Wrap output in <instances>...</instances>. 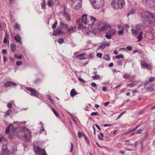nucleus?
Masks as SVG:
<instances>
[{"instance_id": "obj_45", "label": "nucleus", "mask_w": 155, "mask_h": 155, "mask_svg": "<svg viewBox=\"0 0 155 155\" xmlns=\"http://www.w3.org/2000/svg\"><path fill=\"white\" fill-rule=\"evenodd\" d=\"M127 86L130 87H133L134 85L133 84H127Z\"/></svg>"}, {"instance_id": "obj_11", "label": "nucleus", "mask_w": 155, "mask_h": 155, "mask_svg": "<svg viewBox=\"0 0 155 155\" xmlns=\"http://www.w3.org/2000/svg\"><path fill=\"white\" fill-rule=\"evenodd\" d=\"M140 63L141 67L143 68H146L149 70H150L151 69L152 66L151 64H148L147 63L143 61H141Z\"/></svg>"}, {"instance_id": "obj_29", "label": "nucleus", "mask_w": 155, "mask_h": 155, "mask_svg": "<svg viewBox=\"0 0 155 155\" xmlns=\"http://www.w3.org/2000/svg\"><path fill=\"white\" fill-rule=\"evenodd\" d=\"M135 12V9H132L127 14L128 16L129 15H132Z\"/></svg>"}, {"instance_id": "obj_15", "label": "nucleus", "mask_w": 155, "mask_h": 155, "mask_svg": "<svg viewBox=\"0 0 155 155\" xmlns=\"http://www.w3.org/2000/svg\"><path fill=\"white\" fill-rule=\"evenodd\" d=\"M10 152L7 149H2L1 155H10Z\"/></svg>"}, {"instance_id": "obj_48", "label": "nucleus", "mask_w": 155, "mask_h": 155, "mask_svg": "<svg viewBox=\"0 0 155 155\" xmlns=\"http://www.w3.org/2000/svg\"><path fill=\"white\" fill-rule=\"evenodd\" d=\"M117 64L119 66L122 65V62L120 61H118Z\"/></svg>"}, {"instance_id": "obj_46", "label": "nucleus", "mask_w": 155, "mask_h": 155, "mask_svg": "<svg viewBox=\"0 0 155 155\" xmlns=\"http://www.w3.org/2000/svg\"><path fill=\"white\" fill-rule=\"evenodd\" d=\"M155 79V78L154 77H150L149 80V81L150 82H152L154 81Z\"/></svg>"}, {"instance_id": "obj_18", "label": "nucleus", "mask_w": 155, "mask_h": 155, "mask_svg": "<svg viewBox=\"0 0 155 155\" xmlns=\"http://www.w3.org/2000/svg\"><path fill=\"white\" fill-rule=\"evenodd\" d=\"M76 29V27H74L72 26H71L68 29L67 32L68 33H72L74 31V30Z\"/></svg>"}, {"instance_id": "obj_63", "label": "nucleus", "mask_w": 155, "mask_h": 155, "mask_svg": "<svg viewBox=\"0 0 155 155\" xmlns=\"http://www.w3.org/2000/svg\"><path fill=\"white\" fill-rule=\"evenodd\" d=\"M111 124H104V127H107V126H111Z\"/></svg>"}, {"instance_id": "obj_27", "label": "nucleus", "mask_w": 155, "mask_h": 155, "mask_svg": "<svg viewBox=\"0 0 155 155\" xmlns=\"http://www.w3.org/2000/svg\"><path fill=\"white\" fill-rule=\"evenodd\" d=\"M115 58H116L117 59H120V58H124V56L122 54H120L118 55H117L115 56Z\"/></svg>"}, {"instance_id": "obj_42", "label": "nucleus", "mask_w": 155, "mask_h": 155, "mask_svg": "<svg viewBox=\"0 0 155 155\" xmlns=\"http://www.w3.org/2000/svg\"><path fill=\"white\" fill-rule=\"evenodd\" d=\"M142 132V130L141 129H139L136 133L137 134H140Z\"/></svg>"}, {"instance_id": "obj_1", "label": "nucleus", "mask_w": 155, "mask_h": 155, "mask_svg": "<svg viewBox=\"0 0 155 155\" xmlns=\"http://www.w3.org/2000/svg\"><path fill=\"white\" fill-rule=\"evenodd\" d=\"M21 130L18 133H16L15 134L17 135L18 137L22 139H25L26 141L30 140L31 138V133L30 131L28 129L22 127L21 129Z\"/></svg>"}, {"instance_id": "obj_39", "label": "nucleus", "mask_w": 155, "mask_h": 155, "mask_svg": "<svg viewBox=\"0 0 155 155\" xmlns=\"http://www.w3.org/2000/svg\"><path fill=\"white\" fill-rule=\"evenodd\" d=\"M118 29L120 30L124 29V27L121 26L120 25H119L117 27Z\"/></svg>"}, {"instance_id": "obj_56", "label": "nucleus", "mask_w": 155, "mask_h": 155, "mask_svg": "<svg viewBox=\"0 0 155 155\" xmlns=\"http://www.w3.org/2000/svg\"><path fill=\"white\" fill-rule=\"evenodd\" d=\"M78 80L79 81H81L83 83L85 82V81L84 80H83L82 78H79Z\"/></svg>"}, {"instance_id": "obj_25", "label": "nucleus", "mask_w": 155, "mask_h": 155, "mask_svg": "<svg viewBox=\"0 0 155 155\" xmlns=\"http://www.w3.org/2000/svg\"><path fill=\"white\" fill-rule=\"evenodd\" d=\"M103 59L107 61H109L110 59V57L109 55L106 54L103 57Z\"/></svg>"}, {"instance_id": "obj_8", "label": "nucleus", "mask_w": 155, "mask_h": 155, "mask_svg": "<svg viewBox=\"0 0 155 155\" xmlns=\"http://www.w3.org/2000/svg\"><path fill=\"white\" fill-rule=\"evenodd\" d=\"M35 151L36 153H38L39 155H47L45 150L39 147H37L35 148Z\"/></svg>"}, {"instance_id": "obj_6", "label": "nucleus", "mask_w": 155, "mask_h": 155, "mask_svg": "<svg viewBox=\"0 0 155 155\" xmlns=\"http://www.w3.org/2000/svg\"><path fill=\"white\" fill-rule=\"evenodd\" d=\"M94 8L99 9L102 8L104 4L103 0H90Z\"/></svg>"}, {"instance_id": "obj_51", "label": "nucleus", "mask_w": 155, "mask_h": 155, "mask_svg": "<svg viewBox=\"0 0 155 155\" xmlns=\"http://www.w3.org/2000/svg\"><path fill=\"white\" fill-rule=\"evenodd\" d=\"M84 28V26L82 25L81 24H79L78 26V28L79 29H83Z\"/></svg>"}, {"instance_id": "obj_36", "label": "nucleus", "mask_w": 155, "mask_h": 155, "mask_svg": "<svg viewBox=\"0 0 155 155\" xmlns=\"http://www.w3.org/2000/svg\"><path fill=\"white\" fill-rule=\"evenodd\" d=\"M124 28L126 29V31H128V29L129 28V26L125 24L124 26Z\"/></svg>"}, {"instance_id": "obj_9", "label": "nucleus", "mask_w": 155, "mask_h": 155, "mask_svg": "<svg viewBox=\"0 0 155 155\" xmlns=\"http://www.w3.org/2000/svg\"><path fill=\"white\" fill-rule=\"evenodd\" d=\"M26 89L30 92L31 95L35 96L36 97H38V93L33 88L31 87H28Z\"/></svg>"}, {"instance_id": "obj_28", "label": "nucleus", "mask_w": 155, "mask_h": 155, "mask_svg": "<svg viewBox=\"0 0 155 155\" xmlns=\"http://www.w3.org/2000/svg\"><path fill=\"white\" fill-rule=\"evenodd\" d=\"M100 78V76L98 74H96L92 77V78L94 80H97Z\"/></svg>"}, {"instance_id": "obj_5", "label": "nucleus", "mask_w": 155, "mask_h": 155, "mask_svg": "<svg viewBox=\"0 0 155 155\" xmlns=\"http://www.w3.org/2000/svg\"><path fill=\"white\" fill-rule=\"evenodd\" d=\"M88 21L87 22V25H89L92 26L93 28L95 29H98L99 28H96V25H97L98 24H102L100 21H97L95 18L91 16L88 17Z\"/></svg>"}, {"instance_id": "obj_12", "label": "nucleus", "mask_w": 155, "mask_h": 155, "mask_svg": "<svg viewBox=\"0 0 155 155\" xmlns=\"http://www.w3.org/2000/svg\"><path fill=\"white\" fill-rule=\"evenodd\" d=\"M11 85L16 86H17V85L15 83L11 81H7L4 84V87H10Z\"/></svg>"}, {"instance_id": "obj_43", "label": "nucleus", "mask_w": 155, "mask_h": 155, "mask_svg": "<svg viewBox=\"0 0 155 155\" xmlns=\"http://www.w3.org/2000/svg\"><path fill=\"white\" fill-rule=\"evenodd\" d=\"M15 28L20 29L19 25L17 23L16 24Z\"/></svg>"}, {"instance_id": "obj_23", "label": "nucleus", "mask_w": 155, "mask_h": 155, "mask_svg": "<svg viewBox=\"0 0 155 155\" xmlns=\"http://www.w3.org/2000/svg\"><path fill=\"white\" fill-rule=\"evenodd\" d=\"M144 3L146 5H150L152 3H154L153 0H144Z\"/></svg>"}, {"instance_id": "obj_35", "label": "nucleus", "mask_w": 155, "mask_h": 155, "mask_svg": "<svg viewBox=\"0 0 155 155\" xmlns=\"http://www.w3.org/2000/svg\"><path fill=\"white\" fill-rule=\"evenodd\" d=\"M52 110L53 111V112H54V114L57 117H58L59 116L57 112L56 111V110L54 109L53 108H52Z\"/></svg>"}, {"instance_id": "obj_13", "label": "nucleus", "mask_w": 155, "mask_h": 155, "mask_svg": "<svg viewBox=\"0 0 155 155\" xmlns=\"http://www.w3.org/2000/svg\"><path fill=\"white\" fill-rule=\"evenodd\" d=\"M85 56L86 54L84 53H83L77 55L75 56V57L78 58L80 60H82L87 59V58H85Z\"/></svg>"}, {"instance_id": "obj_16", "label": "nucleus", "mask_w": 155, "mask_h": 155, "mask_svg": "<svg viewBox=\"0 0 155 155\" xmlns=\"http://www.w3.org/2000/svg\"><path fill=\"white\" fill-rule=\"evenodd\" d=\"M82 20L83 23L87 24V22L88 21V19L87 15H83L82 16Z\"/></svg>"}, {"instance_id": "obj_37", "label": "nucleus", "mask_w": 155, "mask_h": 155, "mask_svg": "<svg viewBox=\"0 0 155 155\" xmlns=\"http://www.w3.org/2000/svg\"><path fill=\"white\" fill-rule=\"evenodd\" d=\"M138 127V126H137L135 128H134L133 129L130 130L128 132H126V133L124 134H126L127 133H130V132H132L133 131L135 130Z\"/></svg>"}, {"instance_id": "obj_59", "label": "nucleus", "mask_w": 155, "mask_h": 155, "mask_svg": "<svg viewBox=\"0 0 155 155\" xmlns=\"http://www.w3.org/2000/svg\"><path fill=\"white\" fill-rule=\"evenodd\" d=\"M2 53H3L4 54H6L7 53V51L5 49H4L2 51Z\"/></svg>"}, {"instance_id": "obj_52", "label": "nucleus", "mask_w": 155, "mask_h": 155, "mask_svg": "<svg viewBox=\"0 0 155 155\" xmlns=\"http://www.w3.org/2000/svg\"><path fill=\"white\" fill-rule=\"evenodd\" d=\"M12 106V104L11 103H9L7 104V107L9 108H10Z\"/></svg>"}, {"instance_id": "obj_47", "label": "nucleus", "mask_w": 155, "mask_h": 155, "mask_svg": "<svg viewBox=\"0 0 155 155\" xmlns=\"http://www.w3.org/2000/svg\"><path fill=\"white\" fill-rule=\"evenodd\" d=\"M73 145L72 143H71V148L70 150V151L72 152L73 151Z\"/></svg>"}, {"instance_id": "obj_54", "label": "nucleus", "mask_w": 155, "mask_h": 155, "mask_svg": "<svg viewBox=\"0 0 155 155\" xmlns=\"http://www.w3.org/2000/svg\"><path fill=\"white\" fill-rule=\"evenodd\" d=\"M78 137L79 138H81L82 136L81 133L80 132H78Z\"/></svg>"}, {"instance_id": "obj_64", "label": "nucleus", "mask_w": 155, "mask_h": 155, "mask_svg": "<svg viewBox=\"0 0 155 155\" xmlns=\"http://www.w3.org/2000/svg\"><path fill=\"white\" fill-rule=\"evenodd\" d=\"M110 67H111L113 66V64L112 63H110L109 64Z\"/></svg>"}, {"instance_id": "obj_14", "label": "nucleus", "mask_w": 155, "mask_h": 155, "mask_svg": "<svg viewBox=\"0 0 155 155\" xmlns=\"http://www.w3.org/2000/svg\"><path fill=\"white\" fill-rule=\"evenodd\" d=\"M110 42H107L105 43H102L101 46L99 47V49H104L106 46H109L110 44Z\"/></svg>"}, {"instance_id": "obj_30", "label": "nucleus", "mask_w": 155, "mask_h": 155, "mask_svg": "<svg viewBox=\"0 0 155 155\" xmlns=\"http://www.w3.org/2000/svg\"><path fill=\"white\" fill-rule=\"evenodd\" d=\"M57 41L60 44L63 43L64 41V39L62 38L58 39Z\"/></svg>"}, {"instance_id": "obj_61", "label": "nucleus", "mask_w": 155, "mask_h": 155, "mask_svg": "<svg viewBox=\"0 0 155 155\" xmlns=\"http://www.w3.org/2000/svg\"><path fill=\"white\" fill-rule=\"evenodd\" d=\"M109 104V101L107 102H105L104 103V105L105 106H107Z\"/></svg>"}, {"instance_id": "obj_34", "label": "nucleus", "mask_w": 155, "mask_h": 155, "mask_svg": "<svg viewBox=\"0 0 155 155\" xmlns=\"http://www.w3.org/2000/svg\"><path fill=\"white\" fill-rule=\"evenodd\" d=\"M15 57L16 58L21 59L22 58V55H20L19 56H18L17 54H16L15 55Z\"/></svg>"}, {"instance_id": "obj_2", "label": "nucleus", "mask_w": 155, "mask_h": 155, "mask_svg": "<svg viewBox=\"0 0 155 155\" xmlns=\"http://www.w3.org/2000/svg\"><path fill=\"white\" fill-rule=\"evenodd\" d=\"M97 25H96V28H98L99 30L103 31L109 29L108 33L111 35H114L116 33V31L115 28L113 26L106 25L104 24H98Z\"/></svg>"}, {"instance_id": "obj_24", "label": "nucleus", "mask_w": 155, "mask_h": 155, "mask_svg": "<svg viewBox=\"0 0 155 155\" xmlns=\"http://www.w3.org/2000/svg\"><path fill=\"white\" fill-rule=\"evenodd\" d=\"M10 47L12 50V51H15L16 48V45L13 44H12L10 45Z\"/></svg>"}, {"instance_id": "obj_20", "label": "nucleus", "mask_w": 155, "mask_h": 155, "mask_svg": "<svg viewBox=\"0 0 155 155\" xmlns=\"http://www.w3.org/2000/svg\"><path fill=\"white\" fill-rule=\"evenodd\" d=\"M77 94L78 93L74 89H73L71 90L70 92V95L71 97H73Z\"/></svg>"}, {"instance_id": "obj_31", "label": "nucleus", "mask_w": 155, "mask_h": 155, "mask_svg": "<svg viewBox=\"0 0 155 155\" xmlns=\"http://www.w3.org/2000/svg\"><path fill=\"white\" fill-rule=\"evenodd\" d=\"M130 74H126L123 76V77L124 78L127 79H129L130 78Z\"/></svg>"}, {"instance_id": "obj_7", "label": "nucleus", "mask_w": 155, "mask_h": 155, "mask_svg": "<svg viewBox=\"0 0 155 155\" xmlns=\"http://www.w3.org/2000/svg\"><path fill=\"white\" fill-rule=\"evenodd\" d=\"M141 24H138L133 27L131 30V31L135 36H136L137 34V32L140 30L141 28Z\"/></svg>"}, {"instance_id": "obj_21", "label": "nucleus", "mask_w": 155, "mask_h": 155, "mask_svg": "<svg viewBox=\"0 0 155 155\" xmlns=\"http://www.w3.org/2000/svg\"><path fill=\"white\" fill-rule=\"evenodd\" d=\"M61 33V29L60 28H58L56 30L54 31L53 35L57 36Z\"/></svg>"}, {"instance_id": "obj_50", "label": "nucleus", "mask_w": 155, "mask_h": 155, "mask_svg": "<svg viewBox=\"0 0 155 155\" xmlns=\"http://www.w3.org/2000/svg\"><path fill=\"white\" fill-rule=\"evenodd\" d=\"M16 64L17 65H20L22 64V61H17L16 62Z\"/></svg>"}, {"instance_id": "obj_49", "label": "nucleus", "mask_w": 155, "mask_h": 155, "mask_svg": "<svg viewBox=\"0 0 155 155\" xmlns=\"http://www.w3.org/2000/svg\"><path fill=\"white\" fill-rule=\"evenodd\" d=\"M91 85L92 86L95 87L96 88L97 87V85L95 83H92L91 84Z\"/></svg>"}, {"instance_id": "obj_55", "label": "nucleus", "mask_w": 155, "mask_h": 155, "mask_svg": "<svg viewBox=\"0 0 155 155\" xmlns=\"http://www.w3.org/2000/svg\"><path fill=\"white\" fill-rule=\"evenodd\" d=\"M127 49L129 50V51H130L132 50V47L131 46H128L127 47Z\"/></svg>"}, {"instance_id": "obj_53", "label": "nucleus", "mask_w": 155, "mask_h": 155, "mask_svg": "<svg viewBox=\"0 0 155 155\" xmlns=\"http://www.w3.org/2000/svg\"><path fill=\"white\" fill-rule=\"evenodd\" d=\"M7 42V39L6 38H5L3 40V42L5 44Z\"/></svg>"}, {"instance_id": "obj_60", "label": "nucleus", "mask_w": 155, "mask_h": 155, "mask_svg": "<svg viewBox=\"0 0 155 155\" xmlns=\"http://www.w3.org/2000/svg\"><path fill=\"white\" fill-rule=\"evenodd\" d=\"M154 90V89L153 88H149L148 89V91H152Z\"/></svg>"}, {"instance_id": "obj_58", "label": "nucleus", "mask_w": 155, "mask_h": 155, "mask_svg": "<svg viewBox=\"0 0 155 155\" xmlns=\"http://www.w3.org/2000/svg\"><path fill=\"white\" fill-rule=\"evenodd\" d=\"M95 126H96V127L98 128V129H99L100 130H101V128L99 127L98 125L97 124H95Z\"/></svg>"}, {"instance_id": "obj_32", "label": "nucleus", "mask_w": 155, "mask_h": 155, "mask_svg": "<svg viewBox=\"0 0 155 155\" xmlns=\"http://www.w3.org/2000/svg\"><path fill=\"white\" fill-rule=\"evenodd\" d=\"M117 33L120 35H123L124 34V29L118 31Z\"/></svg>"}, {"instance_id": "obj_33", "label": "nucleus", "mask_w": 155, "mask_h": 155, "mask_svg": "<svg viewBox=\"0 0 155 155\" xmlns=\"http://www.w3.org/2000/svg\"><path fill=\"white\" fill-rule=\"evenodd\" d=\"M58 24V22L57 21H56L52 25V28L53 29H55L56 26Z\"/></svg>"}, {"instance_id": "obj_3", "label": "nucleus", "mask_w": 155, "mask_h": 155, "mask_svg": "<svg viewBox=\"0 0 155 155\" xmlns=\"http://www.w3.org/2000/svg\"><path fill=\"white\" fill-rule=\"evenodd\" d=\"M125 3L124 0H113L112 2V5L114 8L118 9L123 8Z\"/></svg>"}, {"instance_id": "obj_19", "label": "nucleus", "mask_w": 155, "mask_h": 155, "mask_svg": "<svg viewBox=\"0 0 155 155\" xmlns=\"http://www.w3.org/2000/svg\"><path fill=\"white\" fill-rule=\"evenodd\" d=\"M60 25L63 28L65 29H67L68 26L67 24L64 23V22L62 21H60Z\"/></svg>"}, {"instance_id": "obj_44", "label": "nucleus", "mask_w": 155, "mask_h": 155, "mask_svg": "<svg viewBox=\"0 0 155 155\" xmlns=\"http://www.w3.org/2000/svg\"><path fill=\"white\" fill-rule=\"evenodd\" d=\"M47 4L49 6H51L53 4V3L51 1H49L48 2Z\"/></svg>"}, {"instance_id": "obj_57", "label": "nucleus", "mask_w": 155, "mask_h": 155, "mask_svg": "<svg viewBox=\"0 0 155 155\" xmlns=\"http://www.w3.org/2000/svg\"><path fill=\"white\" fill-rule=\"evenodd\" d=\"M102 90L104 91H107V89L105 87H102Z\"/></svg>"}, {"instance_id": "obj_17", "label": "nucleus", "mask_w": 155, "mask_h": 155, "mask_svg": "<svg viewBox=\"0 0 155 155\" xmlns=\"http://www.w3.org/2000/svg\"><path fill=\"white\" fill-rule=\"evenodd\" d=\"M14 38L17 42L19 43L21 45L22 44L21 38L19 35H17L16 36L14 37Z\"/></svg>"}, {"instance_id": "obj_26", "label": "nucleus", "mask_w": 155, "mask_h": 155, "mask_svg": "<svg viewBox=\"0 0 155 155\" xmlns=\"http://www.w3.org/2000/svg\"><path fill=\"white\" fill-rule=\"evenodd\" d=\"M12 112V110L10 109L5 114V116L7 117L10 115Z\"/></svg>"}, {"instance_id": "obj_22", "label": "nucleus", "mask_w": 155, "mask_h": 155, "mask_svg": "<svg viewBox=\"0 0 155 155\" xmlns=\"http://www.w3.org/2000/svg\"><path fill=\"white\" fill-rule=\"evenodd\" d=\"M143 34V32L142 31H140L139 34L138 35V36L137 37V39H138V41H141L142 39V35Z\"/></svg>"}, {"instance_id": "obj_41", "label": "nucleus", "mask_w": 155, "mask_h": 155, "mask_svg": "<svg viewBox=\"0 0 155 155\" xmlns=\"http://www.w3.org/2000/svg\"><path fill=\"white\" fill-rule=\"evenodd\" d=\"M102 54L101 53H98L97 54V56L100 58H101L102 56Z\"/></svg>"}, {"instance_id": "obj_4", "label": "nucleus", "mask_w": 155, "mask_h": 155, "mask_svg": "<svg viewBox=\"0 0 155 155\" xmlns=\"http://www.w3.org/2000/svg\"><path fill=\"white\" fill-rule=\"evenodd\" d=\"M140 16L142 18L146 19L150 23L151 20L154 18L155 15L150 12L143 11L140 13Z\"/></svg>"}, {"instance_id": "obj_38", "label": "nucleus", "mask_w": 155, "mask_h": 155, "mask_svg": "<svg viewBox=\"0 0 155 155\" xmlns=\"http://www.w3.org/2000/svg\"><path fill=\"white\" fill-rule=\"evenodd\" d=\"M111 36L110 34H107L105 35V37L107 39H110L111 38Z\"/></svg>"}, {"instance_id": "obj_62", "label": "nucleus", "mask_w": 155, "mask_h": 155, "mask_svg": "<svg viewBox=\"0 0 155 155\" xmlns=\"http://www.w3.org/2000/svg\"><path fill=\"white\" fill-rule=\"evenodd\" d=\"M66 20L68 21H69L70 20V17L68 16L66 18Z\"/></svg>"}, {"instance_id": "obj_10", "label": "nucleus", "mask_w": 155, "mask_h": 155, "mask_svg": "<svg viewBox=\"0 0 155 155\" xmlns=\"http://www.w3.org/2000/svg\"><path fill=\"white\" fill-rule=\"evenodd\" d=\"M15 130V128L12 124H10L6 128L5 132L7 133H8L9 132L13 133Z\"/></svg>"}, {"instance_id": "obj_40", "label": "nucleus", "mask_w": 155, "mask_h": 155, "mask_svg": "<svg viewBox=\"0 0 155 155\" xmlns=\"http://www.w3.org/2000/svg\"><path fill=\"white\" fill-rule=\"evenodd\" d=\"M91 114V115L97 116L98 115V114L97 112H92Z\"/></svg>"}]
</instances>
